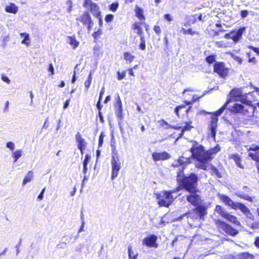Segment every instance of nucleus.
Masks as SVG:
<instances>
[{"label":"nucleus","instance_id":"2eb2a0df","mask_svg":"<svg viewBox=\"0 0 259 259\" xmlns=\"http://www.w3.org/2000/svg\"><path fill=\"white\" fill-rule=\"evenodd\" d=\"M191 163V157L185 158L183 156H181L178 158L176 163L172 164V166L174 167L182 166V168L180 170H183V173H184V169Z\"/></svg>","mask_w":259,"mask_h":259},{"label":"nucleus","instance_id":"6ab92c4d","mask_svg":"<svg viewBox=\"0 0 259 259\" xmlns=\"http://www.w3.org/2000/svg\"><path fill=\"white\" fill-rule=\"evenodd\" d=\"M245 30V28L244 27H240L236 31L233 30L234 32L232 33V40L234 42L236 43L241 39Z\"/></svg>","mask_w":259,"mask_h":259},{"label":"nucleus","instance_id":"c85d7f7f","mask_svg":"<svg viewBox=\"0 0 259 259\" xmlns=\"http://www.w3.org/2000/svg\"><path fill=\"white\" fill-rule=\"evenodd\" d=\"M33 178V172L32 170L28 171L27 175L25 176L22 182V185L24 186L26 183L30 182Z\"/></svg>","mask_w":259,"mask_h":259},{"label":"nucleus","instance_id":"c9c22d12","mask_svg":"<svg viewBox=\"0 0 259 259\" xmlns=\"http://www.w3.org/2000/svg\"><path fill=\"white\" fill-rule=\"evenodd\" d=\"M181 31L183 33V34L184 35L190 34L192 36L195 34H196V35L199 34V32L196 31H193L191 28H190L188 29L182 28Z\"/></svg>","mask_w":259,"mask_h":259},{"label":"nucleus","instance_id":"338daca9","mask_svg":"<svg viewBox=\"0 0 259 259\" xmlns=\"http://www.w3.org/2000/svg\"><path fill=\"white\" fill-rule=\"evenodd\" d=\"M7 147L12 151H13L15 148L14 144L12 142H8L7 143Z\"/></svg>","mask_w":259,"mask_h":259},{"label":"nucleus","instance_id":"20e7f679","mask_svg":"<svg viewBox=\"0 0 259 259\" xmlns=\"http://www.w3.org/2000/svg\"><path fill=\"white\" fill-rule=\"evenodd\" d=\"M111 179L113 180L117 177L118 172L121 168V163L117 151L115 147H114L112 149L111 155Z\"/></svg>","mask_w":259,"mask_h":259},{"label":"nucleus","instance_id":"6e6d98bb","mask_svg":"<svg viewBox=\"0 0 259 259\" xmlns=\"http://www.w3.org/2000/svg\"><path fill=\"white\" fill-rule=\"evenodd\" d=\"M247 48L251 50H252L257 55H259V48L255 47L251 45H248Z\"/></svg>","mask_w":259,"mask_h":259},{"label":"nucleus","instance_id":"e2e57ef3","mask_svg":"<svg viewBox=\"0 0 259 259\" xmlns=\"http://www.w3.org/2000/svg\"><path fill=\"white\" fill-rule=\"evenodd\" d=\"M182 189H184V188H182V187L180 184H179V186L177 187H176L174 190H169V191L171 192V195H172V193H177V192H179V191H180L181 190H182Z\"/></svg>","mask_w":259,"mask_h":259},{"label":"nucleus","instance_id":"1a4fd4ad","mask_svg":"<svg viewBox=\"0 0 259 259\" xmlns=\"http://www.w3.org/2000/svg\"><path fill=\"white\" fill-rule=\"evenodd\" d=\"M230 69L224 62L217 61L213 65V72L220 77L225 78L229 74Z\"/></svg>","mask_w":259,"mask_h":259},{"label":"nucleus","instance_id":"bb28decb","mask_svg":"<svg viewBox=\"0 0 259 259\" xmlns=\"http://www.w3.org/2000/svg\"><path fill=\"white\" fill-rule=\"evenodd\" d=\"M224 215L225 216H224V218L229 221L231 223H233V224L236 225L237 226L240 225V223L236 216L230 214L228 213H227V214H224Z\"/></svg>","mask_w":259,"mask_h":259},{"label":"nucleus","instance_id":"680f3d73","mask_svg":"<svg viewBox=\"0 0 259 259\" xmlns=\"http://www.w3.org/2000/svg\"><path fill=\"white\" fill-rule=\"evenodd\" d=\"M233 32H234V31L231 30L229 33H226L224 36V38H227V39H232V33H233Z\"/></svg>","mask_w":259,"mask_h":259},{"label":"nucleus","instance_id":"0eeeda50","mask_svg":"<svg viewBox=\"0 0 259 259\" xmlns=\"http://www.w3.org/2000/svg\"><path fill=\"white\" fill-rule=\"evenodd\" d=\"M214 223L219 230L223 231L229 235L235 236L238 233L237 230L223 221L217 219Z\"/></svg>","mask_w":259,"mask_h":259},{"label":"nucleus","instance_id":"a878e982","mask_svg":"<svg viewBox=\"0 0 259 259\" xmlns=\"http://www.w3.org/2000/svg\"><path fill=\"white\" fill-rule=\"evenodd\" d=\"M248 156L256 162L257 172L259 174V152H251L248 153Z\"/></svg>","mask_w":259,"mask_h":259},{"label":"nucleus","instance_id":"ea45409f","mask_svg":"<svg viewBox=\"0 0 259 259\" xmlns=\"http://www.w3.org/2000/svg\"><path fill=\"white\" fill-rule=\"evenodd\" d=\"M92 73L91 72H90L87 80L84 82V87L86 91H88L92 80Z\"/></svg>","mask_w":259,"mask_h":259},{"label":"nucleus","instance_id":"5fc2aeb1","mask_svg":"<svg viewBox=\"0 0 259 259\" xmlns=\"http://www.w3.org/2000/svg\"><path fill=\"white\" fill-rule=\"evenodd\" d=\"M113 18L114 16L112 14H109L106 15L105 20L107 23H109L113 21Z\"/></svg>","mask_w":259,"mask_h":259},{"label":"nucleus","instance_id":"4468645a","mask_svg":"<svg viewBox=\"0 0 259 259\" xmlns=\"http://www.w3.org/2000/svg\"><path fill=\"white\" fill-rule=\"evenodd\" d=\"M83 6L88 9L94 17L101 13L100 11V7L91 0H84Z\"/></svg>","mask_w":259,"mask_h":259},{"label":"nucleus","instance_id":"e433bc0d","mask_svg":"<svg viewBox=\"0 0 259 259\" xmlns=\"http://www.w3.org/2000/svg\"><path fill=\"white\" fill-rule=\"evenodd\" d=\"M238 259H254V256L247 252H244L239 255Z\"/></svg>","mask_w":259,"mask_h":259},{"label":"nucleus","instance_id":"3c124183","mask_svg":"<svg viewBox=\"0 0 259 259\" xmlns=\"http://www.w3.org/2000/svg\"><path fill=\"white\" fill-rule=\"evenodd\" d=\"M159 122L160 123V125L161 126L165 127V128H170L169 126L171 125L163 119L160 120L159 121Z\"/></svg>","mask_w":259,"mask_h":259},{"label":"nucleus","instance_id":"4be33fe9","mask_svg":"<svg viewBox=\"0 0 259 259\" xmlns=\"http://www.w3.org/2000/svg\"><path fill=\"white\" fill-rule=\"evenodd\" d=\"M252 94L251 93H249L247 94L242 96L241 97L240 101L242 104L247 106L251 107L252 108V103L253 101L249 98V97H252Z\"/></svg>","mask_w":259,"mask_h":259},{"label":"nucleus","instance_id":"dca6fc26","mask_svg":"<svg viewBox=\"0 0 259 259\" xmlns=\"http://www.w3.org/2000/svg\"><path fill=\"white\" fill-rule=\"evenodd\" d=\"M75 139L77 143V148L80 150V153L83 154V151L87 146V142L85 139L82 137L81 134L77 132L75 135Z\"/></svg>","mask_w":259,"mask_h":259},{"label":"nucleus","instance_id":"774afa93","mask_svg":"<svg viewBox=\"0 0 259 259\" xmlns=\"http://www.w3.org/2000/svg\"><path fill=\"white\" fill-rule=\"evenodd\" d=\"M66 4L68 6V12H70L72 8V2L71 0H68L67 1Z\"/></svg>","mask_w":259,"mask_h":259},{"label":"nucleus","instance_id":"473e14b6","mask_svg":"<svg viewBox=\"0 0 259 259\" xmlns=\"http://www.w3.org/2000/svg\"><path fill=\"white\" fill-rule=\"evenodd\" d=\"M103 30L101 28H99L98 30L95 31L92 34L95 42L97 43L98 42V39L101 38V35L103 34Z\"/></svg>","mask_w":259,"mask_h":259},{"label":"nucleus","instance_id":"a19ab883","mask_svg":"<svg viewBox=\"0 0 259 259\" xmlns=\"http://www.w3.org/2000/svg\"><path fill=\"white\" fill-rule=\"evenodd\" d=\"M215 211L224 218V214H227L221 205H217L215 207Z\"/></svg>","mask_w":259,"mask_h":259},{"label":"nucleus","instance_id":"4d7b16f0","mask_svg":"<svg viewBox=\"0 0 259 259\" xmlns=\"http://www.w3.org/2000/svg\"><path fill=\"white\" fill-rule=\"evenodd\" d=\"M48 70L50 72V74L53 75L55 74L53 65L52 63L49 64Z\"/></svg>","mask_w":259,"mask_h":259},{"label":"nucleus","instance_id":"7ed1b4c3","mask_svg":"<svg viewBox=\"0 0 259 259\" xmlns=\"http://www.w3.org/2000/svg\"><path fill=\"white\" fill-rule=\"evenodd\" d=\"M230 99H227L224 105L217 111L211 112H208L205 110H201L200 113L203 115L208 114L210 115L209 118V121L208 122V130L210 131V135L211 137L215 138L217 128H218V122L219 120V116L221 115L224 110L227 108V106L230 102Z\"/></svg>","mask_w":259,"mask_h":259},{"label":"nucleus","instance_id":"393cba45","mask_svg":"<svg viewBox=\"0 0 259 259\" xmlns=\"http://www.w3.org/2000/svg\"><path fill=\"white\" fill-rule=\"evenodd\" d=\"M5 11L9 13L16 14L18 11V7L13 3H10L5 7Z\"/></svg>","mask_w":259,"mask_h":259},{"label":"nucleus","instance_id":"09e8293b","mask_svg":"<svg viewBox=\"0 0 259 259\" xmlns=\"http://www.w3.org/2000/svg\"><path fill=\"white\" fill-rule=\"evenodd\" d=\"M126 74V71L125 70L122 71V72L117 71V78L118 80H121L123 79Z\"/></svg>","mask_w":259,"mask_h":259},{"label":"nucleus","instance_id":"f3484780","mask_svg":"<svg viewBox=\"0 0 259 259\" xmlns=\"http://www.w3.org/2000/svg\"><path fill=\"white\" fill-rule=\"evenodd\" d=\"M143 22H135L132 25L131 28L135 33L141 37L144 36V31L143 30L142 24Z\"/></svg>","mask_w":259,"mask_h":259},{"label":"nucleus","instance_id":"de8ad7c7","mask_svg":"<svg viewBox=\"0 0 259 259\" xmlns=\"http://www.w3.org/2000/svg\"><path fill=\"white\" fill-rule=\"evenodd\" d=\"M214 44L219 48H225L227 47V44L224 41H216Z\"/></svg>","mask_w":259,"mask_h":259},{"label":"nucleus","instance_id":"13d9d810","mask_svg":"<svg viewBox=\"0 0 259 259\" xmlns=\"http://www.w3.org/2000/svg\"><path fill=\"white\" fill-rule=\"evenodd\" d=\"M46 191V187L44 188L41 191L40 193L38 194L37 199L38 200H41L44 197V193Z\"/></svg>","mask_w":259,"mask_h":259},{"label":"nucleus","instance_id":"ddd939ff","mask_svg":"<svg viewBox=\"0 0 259 259\" xmlns=\"http://www.w3.org/2000/svg\"><path fill=\"white\" fill-rule=\"evenodd\" d=\"M158 237L155 234H150L144 238L142 240V244L149 248H156L158 247L157 243Z\"/></svg>","mask_w":259,"mask_h":259},{"label":"nucleus","instance_id":"6e6552de","mask_svg":"<svg viewBox=\"0 0 259 259\" xmlns=\"http://www.w3.org/2000/svg\"><path fill=\"white\" fill-rule=\"evenodd\" d=\"M199 99L200 97H196V95H194L191 101L185 100L184 101L185 104H181L176 107L174 109L175 113L178 117H180L181 114L183 112H184L186 114H188L191 109V107L190 106L187 108L186 105H191Z\"/></svg>","mask_w":259,"mask_h":259},{"label":"nucleus","instance_id":"864d4df0","mask_svg":"<svg viewBox=\"0 0 259 259\" xmlns=\"http://www.w3.org/2000/svg\"><path fill=\"white\" fill-rule=\"evenodd\" d=\"M153 30L157 35H160L161 33V29L159 25H155L153 26Z\"/></svg>","mask_w":259,"mask_h":259},{"label":"nucleus","instance_id":"cd10ccee","mask_svg":"<svg viewBox=\"0 0 259 259\" xmlns=\"http://www.w3.org/2000/svg\"><path fill=\"white\" fill-rule=\"evenodd\" d=\"M220 199L226 204L231 206L233 209L234 205H235L236 202L233 201L229 196L222 195L220 196Z\"/></svg>","mask_w":259,"mask_h":259},{"label":"nucleus","instance_id":"f257e3e1","mask_svg":"<svg viewBox=\"0 0 259 259\" xmlns=\"http://www.w3.org/2000/svg\"><path fill=\"white\" fill-rule=\"evenodd\" d=\"M177 181L182 188L189 193L186 196L187 201L193 206H196L201 201V196L198 189V178L194 172H191L188 176H184L183 170H179L177 174Z\"/></svg>","mask_w":259,"mask_h":259},{"label":"nucleus","instance_id":"9b49d317","mask_svg":"<svg viewBox=\"0 0 259 259\" xmlns=\"http://www.w3.org/2000/svg\"><path fill=\"white\" fill-rule=\"evenodd\" d=\"M183 123L185 124L184 126H178L176 125H171V126H169L170 128L181 131V132L179 134L177 138V140L182 138L185 132L190 131L192 128H194V126L192 125V122L191 120L183 122Z\"/></svg>","mask_w":259,"mask_h":259},{"label":"nucleus","instance_id":"7c9ffc66","mask_svg":"<svg viewBox=\"0 0 259 259\" xmlns=\"http://www.w3.org/2000/svg\"><path fill=\"white\" fill-rule=\"evenodd\" d=\"M246 57L247 58V61L251 63L253 65H256L257 64V60L256 57L254 56H252L251 53L250 52H247L246 53Z\"/></svg>","mask_w":259,"mask_h":259},{"label":"nucleus","instance_id":"bf43d9fd","mask_svg":"<svg viewBox=\"0 0 259 259\" xmlns=\"http://www.w3.org/2000/svg\"><path fill=\"white\" fill-rule=\"evenodd\" d=\"M96 18H97L99 20V25L100 27H102L103 26V21H102V17L101 15V13L99 14L97 16H95Z\"/></svg>","mask_w":259,"mask_h":259},{"label":"nucleus","instance_id":"a18cd8bd","mask_svg":"<svg viewBox=\"0 0 259 259\" xmlns=\"http://www.w3.org/2000/svg\"><path fill=\"white\" fill-rule=\"evenodd\" d=\"M118 6L119 4L117 2L112 3L110 5H109V10L113 12H115L117 11Z\"/></svg>","mask_w":259,"mask_h":259},{"label":"nucleus","instance_id":"8fccbe9b","mask_svg":"<svg viewBox=\"0 0 259 259\" xmlns=\"http://www.w3.org/2000/svg\"><path fill=\"white\" fill-rule=\"evenodd\" d=\"M105 137V135L104 132H102L99 137V141H98V147H100L102 146L104 141V138Z\"/></svg>","mask_w":259,"mask_h":259},{"label":"nucleus","instance_id":"f03ea898","mask_svg":"<svg viewBox=\"0 0 259 259\" xmlns=\"http://www.w3.org/2000/svg\"><path fill=\"white\" fill-rule=\"evenodd\" d=\"M192 143L189 151L191 153V157L196 161L195 167L198 169L207 170L208 164L213 159V155L220 151V147L217 145L213 148L205 150L204 146L197 141H194Z\"/></svg>","mask_w":259,"mask_h":259},{"label":"nucleus","instance_id":"0e129e2a","mask_svg":"<svg viewBox=\"0 0 259 259\" xmlns=\"http://www.w3.org/2000/svg\"><path fill=\"white\" fill-rule=\"evenodd\" d=\"M164 18L168 22H170L172 20V17L170 14H166L164 15Z\"/></svg>","mask_w":259,"mask_h":259},{"label":"nucleus","instance_id":"412c9836","mask_svg":"<svg viewBox=\"0 0 259 259\" xmlns=\"http://www.w3.org/2000/svg\"><path fill=\"white\" fill-rule=\"evenodd\" d=\"M135 13V16L140 21V22L146 21V17L144 14V10L142 8L138 6H136Z\"/></svg>","mask_w":259,"mask_h":259},{"label":"nucleus","instance_id":"4c0bfd02","mask_svg":"<svg viewBox=\"0 0 259 259\" xmlns=\"http://www.w3.org/2000/svg\"><path fill=\"white\" fill-rule=\"evenodd\" d=\"M22 150L19 149L12 153V157L14 158V162H16L22 155Z\"/></svg>","mask_w":259,"mask_h":259},{"label":"nucleus","instance_id":"aec40b11","mask_svg":"<svg viewBox=\"0 0 259 259\" xmlns=\"http://www.w3.org/2000/svg\"><path fill=\"white\" fill-rule=\"evenodd\" d=\"M233 209L235 210L239 209L242 211V212L247 216L248 214H251L249 209L246 205L241 202H236L235 205H234Z\"/></svg>","mask_w":259,"mask_h":259},{"label":"nucleus","instance_id":"603ef678","mask_svg":"<svg viewBox=\"0 0 259 259\" xmlns=\"http://www.w3.org/2000/svg\"><path fill=\"white\" fill-rule=\"evenodd\" d=\"M247 150L248 151H254L256 152H258V150H259V146L255 144H253L248 148H247Z\"/></svg>","mask_w":259,"mask_h":259},{"label":"nucleus","instance_id":"c03bdc74","mask_svg":"<svg viewBox=\"0 0 259 259\" xmlns=\"http://www.w3.org/2000/svg\"><path fill=\"white\" fill-rule=\"evenodd\" d=\"M132 254H133V251H132V247L130 246L128 247V256L129 259H138V253L134 255H132Z\"/></svg>","mask_w":259,"mask_h":259},{"label":"nucleus","instance_id":"79ce46f5","mask_svg":"<svg viewBox=\"0 0 259 259\" xmlns=\"http://www.w3.org/2000/svg\"><path fill=\"white\" fill-rule=\"evenodd\" d=\"M140 38V43L139 46V48L140 50L142 51H145L146 49V40L145 38V36L141 37Z\"/></svg>","mask_w":259,"mask_h":259},{"label":"nucleus","instance_id":"052dcab7","mask_svg":"<svg viewBox=\"0 0 259 259\" xmlns=\"http://www.w3.org/2000/svg\"><path fill=\"white\" fill-rule=\"evenodd\" d=\"M9 41V36L7 35L5 36L3 39L2 41V46L3 47H5L7 45V42Z\"/></svg>","mask_w":259,"mask_h":259},{"label":"nucleus","instance_id":"c756f323","mask_svg":"<svg viewBox=\"0 0 259 259\" xmlns=\"http://www.w3.org/2000/svg\"><path fill=\"white\" fill-rule=\"evenodd\" d=\"M68 39L69 41V44L72 46L74 49L78 46L79 42L76 39L75 36L74 35L73 36H68Z\"/></svg>","mask_w":259,"mask_h":259},{"label":"nucleus","instance_id":"58836bf2","mask_svg":"<svg viewBox=\"0 0 259 259\" xmlns=\"http://www.w3.org/2000/svg\"><path fill=\"white\" fill-rule=\"evenodd\" d=\"M217 55L215 54L210 55L205 58V61L208 64L215 62Z\"/></svg>","mask_w":259,"mask_h":259},{"label":"nucleus","instance_id":"72a5a7b5","mask_svg":"<svg viewBox=\"0 0 259 259\" xmlns=\"http://www.w3.org/2000/svg\"><path fill=\"white\" fill-rule=\"evenodd\" d=\"M124 59L127 63H131L133 61L135 57L130 52H124L123 53Z\"/></svg>","mask_w":259,"mask_h":259},{"label":"nucleus","instance_id":"b1692460","mask_svg":"<svg viewBox=\"0 0 259 259\" xmlns=\"http://www.w3.org/2000/svg\"><path fill=\"white\" fill-rule=\"evenodd\" d=\"M229 159H233L238 167L243 168L244 167L243 164L241 163V156L237 154H233L229 156Z\"/></svg>","mask_w":259,"mask_h":259},{"label":"nucleus","instance_id":"2f4dec72","mask_svg":"<svg viewBox=\"0 0 259 259\" xmlns=\"http://www.w3.org/2000/svg\"><path fill=\"white\" fill-rule=\"evenodd\" d=\"M20 35L21 37L23 38L22 40L21 41V43L23 44H25L27 46L29 45L30 44V39H29V35L28 33L26 32L21 33Z\"/></svg>","mask_w":259,"mask_h":259},{"label":"nucleus","instance_id":"f704fd0d","mask_svg":"<svg viewBox=\"0 0 259 259\" xmlns=\"http://www.w3.org/2000/svg\"><path fill=\"white\" fill-rule=\"evenodd\" d=\"M91 160V156L89 154H86L84 159L83 161V172L84 174H86L88 170V164L90 162Z\"/></svg>","mask_w":259,"mask_h":259},{"label":"nucleus","instance_id":"f8f14e48","mask_svg":"<svg viewBox=\"0 0 259 259\" xmlns=\"http://www.w3.org/2000/svg\"><path fill=\"white\" fill-rule=\"evenodd\" d=\"M113 106L115 109L116 116L120 120H122L123 118V108L122 101L119 94H116V96L114 98Z\"/></svg>","mask_w":259,"mask_h":259},{"label":"nucleus","instance_id":"39448f33","mask_svg":"<svg viewBox=\"0 0 259 259\" xmlns=\"http://www.w3.org/2000/svg\"><path fill=\"white\" fill-rule=\"evenodd\" d=\"M157 203L160 206L168 207L173 202L175 198L169 191H163L156 194Z\"/></svg>","mask_w":259,"mask_h":259},{"label":"nucleus","instance_id":"69168bd1","mask_svg":"<svg viewBox=\"0 0 259 259\" xmlns=\"http://www.w3.org/2000/svg\"><path fill=\"white\" fill-rule=\"evenodd\" d=\"M248 15V11L246 10H241L240 11V15L242 18H244L247 16Z\"/></svg>","mask_w":259,"mask_h":259},{"label":"nucleus","instance_id":"a211bd4d","mask_svg":"<svg viewBox=\"0 0 259 259\" xmlns=\"http://www.w3.org/2000/svg\"><path fill=\"white\" fill-rule=\"evenodd\" d=\"M152 157L154 161L159 160H165L170 157L169 154L166 152H154L152 154Z\"/></svg>","mask_w":259,"mask_h":259},{"label":"nucleus","instance_id":"5701e85b","mask_svg":"<svg viewBox=\"0 0 259 259\" xmlns=\"http://www.w3.org/2000/svg\"><path fill=\"white\" fill-rule=\"evenodd\" d=\"M200 203L196 205L197 207L194 209L196 213L198 214L199 218L203 219L204 216L207 214L206 208L205 206L202 205H198Z\"/></svg>","mask_w":259,"mask_h":259},{"label":"nucleus","instance_id":"423d86ee","mask_svg":"<svg viewBox=\"0 0 259 259\" xmlns=\"http://www.w3.org/2000/svg\"><path fill=\"white\" fill-rule=\"evenodd\" d=\"M231 113L235 114L249 117L253 113V109L252 107L247 106L239 103H235L230 109Z\"/></svg>","mask_w":259,"mask_h":259},{"label":"nucleus","instance_id":"9d476101","mask_svg":"<svg viewBox=\"0 0 259 259\" xmlns=\"http://www.w3.org/2000/svg\"><path fill=\"white\" fill-rule=\"evenodd\" d=\"M76 20L81 23L84 26H86L88 31L92 29L94 25V21L88 11L84 12Z\"/></svg>","mask_w":259,"mask_h":259},{"label":"nucleus","instance_id":"37998d69","mask_svg":"<svg viewBox=\"0 0 259 259\" xmlns=\"http://www.w3.org/2000/svg\"><path fill=\"white\" fill-rule=\"evenodd\" d=\"M238 196L241 199H244L245 200H247L249 202H252L253 201V197H251L249 195H245L244 194H238Z\"/></svg>","mask_w":259,"mask_h":259},{"label":"nucleus","instance_id":"49530a36","mask_svg":"<svg viewBox=\"0 0 259 259\" xmlns=\"http://www.w3.org/2000/svg\"><path fill=\"white\" fill-rule=\"evenodd\" d=\"M210 169L211 170L212 174H214L219 178L221 177V174L220 172L219 171V170L215 166L211 165V167H210Z\"/></svg>","mask_w":259,"mask_h":259}]
</instances>
